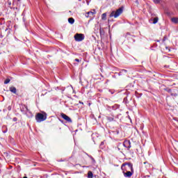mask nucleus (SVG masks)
Instances as JSON below:
<instances>
[{
  "mask_svg": "<svg viewBox=\"0 0 178 178\" xmlns=\"http://www.w3.org/2000/svg\"><path fill=\"white\" fill-rule=\"evenodd\" d=\"M88 5V2H87Z\"/></svg>",
  "mask_w": 178,
  "mask_h": 178,
  "instance_id": "c756f323",
  "label": "nucleus"
},
{
  "mask_svg": "<svg viewBox=\"0 0 178 178\" xmlns=\"http://www.w3.org/2000/svg\"><path fill=\"white\" fill-rule=\"evenodd\" d=\"M171 22L175 24H178V17H172Z\"/></svg>",
  "mask_w": 178,
  "mask_h": 178,
  "instance_id": "1a4fd4ad",
  "label": "nucleus"
},
{
  "mask_svg": "<svg viewBox=\"0 0 178 178\" xmlns=\"http://www.w3.org/2000/svg\"><path fill=\"white\" fill-rule=\"evenodd\" d=\"M90 159L92 160V163L93 164H95L96 163L95 160L94 159V158L92 156H90Z\"/></svg>",
  "mask_w": 178,
  "mask_h": 178,
  "instance_id": "aec40b11",
  "label": "nucleus"
},
{
  "mask_svg": "<svg viewBox=\"0 0 178 178\" xmlns=\"http://www.w3.org/2000/svg\"><path fill=\"white\" fill-rule=\"evenodd\" d=\"M102 20H106V13H104L102 15Z\"/></svg>",
  "mask_w": 178,
  "mask_h": 178,
  "instance_id": "ddd939ff",
  "label": "nucleus"
},
{
  "mask_svg": "<svg viewBox=\"0 0 178 178\" xmlns=\"http://www.w3.org/2000/svg\"><path fill=\"white\" fill-rule=\"evenodd\" d=\"M86 17H90V12H88L85 15Z\"/></svg>",
  "mask_w": 178,
  "mask_h": 178,
  "instance_id": "412c9836",
  "label": "nucleus"
},
{
  "mask_svg": "<svg viewBox=\"0 0 178 178\" xmlns=\"http://www.w3.org/2000/svg\"><path fill=\"white\" fill-rule=\"evenodd\" d=\"M171 96H172V97H177L178 95H177V93H171Z\"/></svg>",
  "mask_w": 178,
  "mask_h": 178,
  "instance_id": "4be33fe9",
  "label": "nucleus"
},
{
  "mask_svg": "<svg viewBox=\"0 0 178 178\" xmlns=\"http://www.w3.org/2000/svg\"><path fill=\"white\" fill-rule=\"evenodd\" d=\"M23 178H27V177H24Z\"/></svg>",
  "mask_w": 178,
  "mask_h": 178,
  "instance_id": "bb28decb",
  "label": "nucleus"
},
{
  "mask_svg": "<svg viewBox=\"0 0 178 178\" xmlns=\"http://www.w3.org/2000/svg\"><path fill=\"white\" fill-rule=\"evenodd\" d=\"M10 82V79H7L5 80L4 84H9Z\"/></svg>",
  "mask_w": 178,
  "mask_h": 178,
  "instance_id": "f3484780",
  "label": "nucleus"
},
{
  "mask_svg": "<svg viewBox=\"0 0 178 178\" xmlns=\"http://www.w3.org/2000/svg\"><path fill=\"white\" fill-rule=\"evenodd\" d=\"M128 166L131 171H127V172H123L124 176L125 177H131L133 176V174L134 173V169L133 167V164L131 162H129L128 163H123L121 166V169L123 170V168L125 166Z\"/></svg>",
  "mask_w": 178,
  "mask_h": 178,
  "instance_id": "f257e3e1",
  "label": "nucleus"
},
{
  "mask_svg": "<svg viewBox=\"0 0 178 178\" xmlns=\"http://www.w3.org/2000/svg\"><path fill=\"white\" fill-rule=\"evenodd\" d=\"M4 133H6V131H4Z\"/></svg>",
  "mask_w": 178,
  "mask_h": 178,
  "instance_id": "c85d7f7f",
  "label": "nucleus"
},
{
  "mask_svg": "<svg viewBox=\"0 0 178 178\" xmlns=\"http://www.w3.org/2000/svg\"><path fill=\"white\" fill-rule=\"evenodd\" d=\"M123 72L127 73V70H122L121 72H120V74L122 75V73H123Z\"/></svg>",
  "mask_w": 178,
  "mask_h": 178,
  "instance_id": "6ab92c4d",
  "label": "nucleus"
},
{
  "mask_svg": "<svg viewBox=\"0 0 178 178\" xmlns=\"http://www.w3.org/2000/svg\"><path fill=\"white\" fill-rule=\"evenodd\" d=\"M168 91H169V92H171V90L170 89Z\"/></svg>",
  "mask_w": 178,
  "mask_h": 178,
  "instance_id": "cd10ccee",
  "label": "nucleus"
},
{
  "mask_svg": "<svg viewBox=\"0 0 178 178\" xmlns=\"http://www.w3.org/2000/svg\"><path fill=\"white\" fill-rule=\"evenodd\" d=\"M125 38H126L127 40H128V41H129V40L132 39V37H131V35L129 33H127L125 35Z\"/></svg>",
  "mask_w": 178,
  "mask_h": 178,
  "instance_id": "4468645a",
  "label": "nucleus"
},
{
  "mask_svg": "<svg viewBox=\"0 0 178 178\" xmlns=\"http://www.w3.org/2000/svg\"><path fill=\"white\" fill-rule=\"evenodd\" d=\"M29 111V108L26 105H22L21 106V112L25 115V113H27Z\"/></svg>",
  "mask_w": 178,
  "mask_h": 178,
  "instance_id": "0eeeda50",
  "label": "nucleus"
},
{
  "mask_svg": "<svg viewBox=\"0 0 178 178\" xmlns=\"http://www.w3.org/2000/svg\"><path fill=\"white\" fill-rule=\"evenodd\" d=\"M75 41L80 42V41H83L84 40V35L83 33H76L74 35Z\"/></svg>",
  "mask_w": 178,
  "mask_h": 178,
  "instance_id": "20e7f679",
  "label": "nucleus"
},
{
  "mask_svg": "<svg viewBox=\"0 0 178 178\" xmlns=\"http://www.w3.org/2000/svg\"><path fill=\"white\" fill-rule=\"evenodd\" d=\"M123 7L119 8L116 11L113 10L109 15V17L118 18L123 13Z\"/></svg>",
  "mask_w": 178,
  "mask_h": 178,
  "instance_id": "f03ea898",
  "label": "nucleus"
},
{
  "mask_svg": "<svg viewBox=\"0 0 178 178\" xmlns=\"http://www.w3.org/2000/svg\"><path fill=\"white\" fill-rule=\"evenodd\" d=\"M13 120H14V122H16V120H17V118H13Z\"/></svg>",
  "mask_w": 178,
  "mask_h": 178,
  "instance_id": "a878e982",
  "label": "nucleus"
},
{
  "mask_svg": "<svg viewBox=\"0 0 178 178\" xmlns=\"http://www.w3.org/2000/svg\"><path fill=\"white\" fill-rule=\"evenodd\" d=\"M35 120L38 122V123H41V122L47 120V114L38 113L35 116Z\"/></svg>",
  "mask_w": 178,
  "mask_h": 178,
  "instance_id": "7ed1b4c3",
  "label": "nucleus"
},
{
  "mask_svg": "<svg viewBox=\"0 0 178 178\" xmlns=\"http://www.w3.org/2000/svg\"><path fill=\"white\" fill-rule=\"evenodd\" d=\"M88 177L90 178V171L88 172Z\"/></svg>",
  "mask_w": 178,
  "mask_h": 178,
  "instance_id": "393cba45",
  "label": "nucleus"
},
{
  "mask_svg": "<svg viewBox=\"0 0 178 178\" xmlns=\"http://www.w3.org/2000/svg\"><path fill=\"white\" fill-rule=\"evenodd\" d=\"M154 3L159 4L161 2V0H153Z\"/></svg>",
  "mask_w": 178,
  "mask_h": 178,
  "instance_id": "a211bd4d",
  "label": "nucleus"
},
{
  "mask_svg": "<svg viewBox=\"0 0 178 178\" xmlns=\"http://www.w3.org/2000/svg\"><path fill=\"white\" fill-rule=\"evenodd\" d=\"M123 145L128 150H129L131 148V141L129 140H126L125 141H124Z\"/></svg>",
  "mask_w": 178,
  "mask_h": 178,
  "instance_id": "39448f33",
  "label": "nucleus"
},
{
  "mask_svg": "<svg viewBox=\"0 0 178 178\" xmlns=\"http://www.w3.org/2000/svg\"><path fill=\"white\" fill-rule=\"evenodd\" d=\"M75 62H77L79 63V62H81V60L79 59V58H76L74 60Z\"/></svg>",
  "mask_w": 178,
  "mask_h": 178,
  "instance_id": "5701e85b",
  "label": "nucleus"
},
{
  "mask_svg": "<svg viewBox=\"0 0 178 178\" xmlns=\"http://www.w3.org/2000/svg\"><path fill=\"white\" fill-rule=\"evenodd\" d=\"M10 91L11 92H13V94H16V92H17L16 88H15V87H10Z\"/></svg>",
  "mask_w": 178,
  "mask_h": 178,
  "instance_id": "9d476101",
  "label": "nucleus"
},
{
  "mask_svg": "<svg viewBox=\"0 0 178 178\" xmlns=\"http://www.w3.org/2000/svg\"><path fill=\"white\" fill-rule=\"evenodd\" d=\"M68 22L70 23V24H73L74 23V19L72 17L69 18Z\"/></svg>",
  "mask_w": 178,
  "mask_h": 178,
  "instance_id": "9b49d317",
  "label": "nucleus"
},
{
  "mask_svg": "<svg viewBox=\"0 0 178 178\" xmlns=\"http://www.w3.org/2000/svg\"><path fill=\"white\" fill-rule=\"evenodd\" d=\"M90 178H98V176H93L92 172H90Z\"/></svg>",
  "mask_w": 178,
  "mask_h": 178,
  "instance_id": "2eb2a0df",
  "label": "nucleus"
},
{
  "mask_svg": "<svg viewBox=\"0 0 178 178\" xmlns=\"http://www.w3.org/2000/svg\"><path fill=\"white\" fill-rule=\"evenodd\" d=\"M104 144H105V141H102L100 143V146L102 147V146L104 145Z\"/></svg>",
  "mask_w": 178,
  "mask_h": 178,
  "instance_id": "b1692460",
  "label": "nucleus"
},
{
  "mask_svg": "<svg viewBox=\"0 0 178 178\" xmlns=\"http://www.w3.org/2000/svg\"><path fill=\"white\" fill-rule=\"evenodd\" d=\"M90 15H96L97 12L95 9L92 10L90 12Z\"/></svg>",
  "mask_w": 178,
  "mask_h": 178,
  "instance_id": "dca6fc26",
  "label": "nucleus"
},
{
  "mask_svg": "<svg viewBox=\"0 0 178 178\" xmlns=\"http://www.w3.org/2000/svg\"><path fill=\"white\" fill-rule=\"evenodd\" d=\"M158 21H159L158 17L153 18V24H156V23H158Z\"/></svg>",
  "mask_w": 178,
  "mask_h": 178,
  "instance_id": "f8f14e48",
  "label": "nucleus"
},
{
  "mask_svg": "<svg viewBox=\"0 0 178 178\" xmlns=\"http://www.w3.org/2000/svg\"><path fill=\"white\" fill-rule=\"evenodd\" d=\"M25 115H26V116L28 118H33V113H31V111H30V110H28V111L26 113H25Z\"/></svg>",
  "mask_w": 178,
  "mask_h": 178,
  "instance_id": "6e6552de",
  "label": "nucleus"
},
{
  "mask_svg": "<svg viewBox=\"0 0 178 178\" xmlns=\"http://www.w3.org/2000/svg\"><path fill=\"white\" fill-rule=\"evenodd\" d=\"M61 118H63L64 120L69 122V123H72V119L69 116H67L66 114L61 113Z\"/></svg>",
  "mask_w": 178,
  "mask_h": 178,
  "instance_id": "423d86ee",
  "label": "nucleus"
}]
</instances>
